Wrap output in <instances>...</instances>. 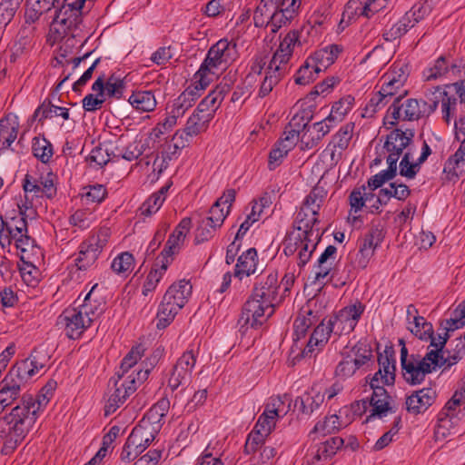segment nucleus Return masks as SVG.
Returning <instances> with one entry per match:
<instances>
[{
  "label": "nucleus",
  "instance_id": "obj_1",
  "mask_svg": "<svg viewBox=\"0 0 465 465\" xmlns=\"http://www.w3.org/2000/svg\"><path fill=\"white\" fill-rule=\"evenodd\" d=\"M56 387L55 381H49L41 390L36 400L32 395L25 394L22 403L0 419V440L3 442L1 452L11 454L20 445L35 425L41 407L49 401Z\"/></svg>",
  "mask_w": 465,
  "mask_h": 465
},
{
  "label": "nucleus",
  "instance_id": "obj_2",
  "mask_svg": "<svg viewBox=\"0 0 465 465\" xmlns=\"http://www.w3.org/2000/svg\"><path fill=\"white\" fill-rule=\"evenodd\" d=\"M49 357L40 351H33L28 358L14 365L0 382V401L7 407L21 394L22 387L45 368Z\"/></svg>",
  "mask_w": 465,
  "mask_h": 465
},
{
  "label": "nucleus",
  "instance_id": "obj_3",
  "mask_svg": "<svg viewBox=\"0 0 465 465\" xmlns=\"http://www.w3.org/2000/svg\"><path fill=\"white\" fill-rule=\"evenodd\" d=\"M407 91H403L393 101L387 111L388 123L395 125L401 119L404 121H418L429 117L438 107L439 98L430 97V89L425 93L427 100L410 98L402 102Z\"/></svg>",
  "mask_w": 465,
  "mask_h": 465
},
{
  "label": "nucleus",
  "instance_id": "obj_4",
  "mask_svg": "<svg viewBox=\"0 0 465 465\" xmlns=\"http://www.w3.org/2000/svg\"><path fill=\"white\" fill-rule=\"evenodd\" d=\"M235 56L236 45L227 39H221L210 47L200 69L216 79L235 59Z\"/></svg>",
  "mask_w": 465,
  "mask_h": 465
},
{
  "label": "nucleus",
  "instance_id": "obj_5",
  "mask_svg": "<svg viewBox=\"0 0 465 465\" xmlns=\"http://www.w3.org/2000/svg\"><path fill=\"white\" fill-rule=\"evenodd\" d=\"M149 372V370H134L125 379L119 376L114 381V391L104 406V415L109 416L115 412L128 397L137 390L138 386L148 378Z\"/></svg>",
  "mask_w": 465,
  "mask_h": 465
},
{
  "label": "nucleus",
  "instance_id": "obj_6",
  "mask_svg": "<svg viewBox=\"0 0 465 465\" xmlns=\"http://www.w3.org/2000/svg\"><path fill=\"white\" fill-rule=\"evenodd\" d=\"M110 236L108 228H101L96 233L92 234L79 247V253L74 260L78 270L85 271L98 259L102 250L106 245Z\"/></svg>",
  "mask_w": 465,
  "mask_h": 465
},
{
  "label": "nucleus",
  "instance_id": "obj_7",
  "mask_svg": "<svg viewBox=\"0 0 465 465\" xmlns=\"http://www.w3.org/2000/svg\"><path fill=\"white\" fill-rule=\"evenodd\" d=\"M315 240L312 236L300 232H292L283 242V252L286 256L296 254L298 266L303 268L316 249Z\"/></svg>",
  "mask_w": 465,
  "mask_h": 465
},
{
  "label": "nucleus",
  "instance_id": "obj_8",
  "mask_svg": "<svg viewBox=\"0 0 465 465\" xmlns=\"http://www.w3.org/2000/svg\"><path fill=\"white\" fill-rule=\"evenodd\" d=\"M89 307L81 305L77 308H67L57 319V325L64 328L65 335L73 340L78 339L91 326L88 314Z\"/></svg>",
  "mask_w": 465,
  "mask_h": 465
},
{
  "label": "nucleus",
  "instance_id": "obj_9",
  "mask_svg": "<svg viewBox=\"0 0 465 465\" xmlns=\"http://www.w3.org/2000/svg\"><path fill=\"white\" fill-rule=\"evenodd\" d=\"M87 0H78L74 4L61 5L55 8L51 26L54 32L64 36L82 23V8Z\"/></svg>",
  "mask_w": 465,
  "mask_h": 465
},
{
  "label": "nucleus",
  "instance_id": "obj_10",
  "mask_svg": "<svg viewBox=\"0 0 465 465\" xmlns=\"http://www.w3.org/2000/svg\"><path fill=\"white\" fill-rule=\"evenodd\" d=\"M196 363V355L193 350L184 351L176 361L167 376L166 390L174 392L181 388L182 391L189 384L192 371Z\"/></svg>",
  "mask_w": 465,
  "mask_h": 465
},
{
  "label": "nucleus",
  "instance_id": "obj_11",
  "mask_svg": "<svg viewBox=\"0 0 465 465\" xmlns=\"http://www.w3.org/2000/svg\"><path fill=\"white\" fill-rule=\"evenodd\" d=\"M365 311V305L360 302L348 305L338 312L336 315L326 321L334 334H349L354 331L361 315Z\"/></svg>",
  "mask_w": 465,
  "mask_h": 465
},
{
  "label": "nucleus",
  "instance_id": "obj_12",
  "mask_svg": "<svg viewBox=\"0 0 465 465\" xmlns=\"http://www.w3.org/2000/svg\"><path fill=\"white\" fill-rule=\"evenodd\" d=\"M414 131L411 129H394L386 136L383 148L388 153L386 157L387 163L397 166L400 156L405 153L404 150H411L410 144L412 143Z\"/></svg>",
  "mask_w": 465,
  "mask_h": 465
},
{
  "label": "nucleus",
  "instance_id": "obj_13",
  "mask_svg": "<svg viewBox=\"0 0 465 465\" xmlns=\"http://www.w3.org/2000/svg\"><path fill=\"white\" fill-rule=\"evenodd\" d=\"M273 312V304H265L264 300L252 295L243 305L240 321L256 328L261 326Z\"/></svg>",
  "mask_w": 465,
  "mask_h": 465
},
{
  "label": "nucleus",
  "instance_id": "obj_14",
  "mask_svg": "<svg viewBox=\"0 0 465 465\" xmlns=\"http://www.w3.org/2000/svg\"><path fill=\"white\" fill-rule=\"evenodd\" d=\"M384 238L383 229L379 225H373L365 234L360 245L359 252L356 255L355 262L357 266L365 269L373 256L378 246L382 242Z\"/></svg>",
  "mask_w": 465,
  "mask_h": 465
},
{
  "label": "nucleus",
  "instance_id": "obj_15",
  "mask_svg": "<svg viewBox=\"0 0 465 465\" xmlns=\"http://www.w3.org/2000/svg\"><path fill=\"white\" fill-rule=\"evenodd\" d=\"M27 215L24 212H18L15 216L5 220L0 216V244L5 247L10 245L12 238H15L27 232Z\"/></svg>",
  "mask_w": 465,
  "mask_h": 465
},
{
  "label": "nucleus",
  "instance_id": "obj_16",
  "mask_svg": "<svg viewBox=\"0 0 465 465\" xmlns=\"http://www.w3.org/2000/svg\"><path fill=\"white\" fill-rule=\"evenodd\" d=\"M300 35L301 32L299 30L289 31L280 41V45L270 62L289 71L294 47L301 45Z\"/></svg>",
  "mask_w": 465,
  "mask_h": 465
},
{
  "label": "nucleus",
  "instance_id": "obj_17",
  "mask_svg": "<svg viewBox=\"0 0 465 465\" xmlns=\"http://www.w3.org/2000/svg\"><path fill=\"white\" fill-rule=\"evenodd\" d=\"M331 332V327H329L324 319L313 330L305 348L302 351V356L303 358L315 357L325 347Z\"/></svg>",
  "mask_w": 465,
  "mask_h": 465
},
{
  "label": "nucleus",
  "instance_id": "obj_18",
  "mask_svg": "<svg viewBox=\"0 0 465 465\" xmlns=\"http://www.w3.org/2000/svg\"><path fill=\"white\" fill-rule=\"evenodd\" d=\"M402 376L410 385L420 384L427 374L431 373L430 365L420 361L418 354L411 355V361L401 366Z\"/></svg>",
  "mask_w": 465,
  "mask_h": 465
},
{
  "label": "nucleus",
  "instance_id": "obj_19",
  "mask_svg": "<svg viewBox=\"0 0 465 465\" xmlns=\"http://www.w3.org/2000/svg\"><path fill=\"white\" fill-rule=\"evenodd\" d=\"M279 287L278 272H271L255 283L252 295L264 300L265 304H273L278 295Z\"/></svg>",
  "mask_w": 465,
  "mask_h": 465
},
{
  "label": "nucleus",
  "instance_id": "obj_20",
  "mask_svg": "<svg viewBox=\"0 0 465 465\" xmlns=\"http://www.w3.org/2000/svg\"><path fill=\"white\" fill-rule=\"evenodd\" d=\"M331 122L326 120L314 123L301 135L302 149H312L319 144L322 139L330 133Z\"/></svg>",
  "mask_w": 465,
  "mask_h": 465
},
{
  "label": "nucleus",
  "instance_id": "obj_21",
  "mask_svg": "<svg viewBox=\"0 0 465 465\" xmlns=\"http://www.w3.org/2000/svg\"><path fill=\"white\" fill-rule=\"evenodd\" d=\"M436 392L431 388L414 391L406 399V408L411 413L424 412L435 401Z\"/></svg>",
  "mask_w": 465,
  "mask_h": 465
},
{
  "label": "nucleus",
  "instance_id": "obj_22",
  "mask_svg": "<svg viewBox=\"0 0 465 465\" xmlns=\"http://www.w3.org/2000/svg\"><path fill=\"white\" fill-rule=\"evenodd\" d=\"M342 48L338 45H331L314 52L311 60L313 63L314 73H320L331 65L338 55L341 53Z\"/></svg>",
  "mask_w": 465,
  "mask_h": 465
},
{
  "label": "nucleus",
  "instance_id": "obj_23",
  "mask_svg": "<svg viewBox=\"0 0 465 465\" xmlns=\"http://www.w3.org/2000/svg\"><path fill=\"white\" fill-rule=\"evenodd\" d=\"M228 92L229 85H217L212 92L209 93L206 97L201 101L194 111L201 114L211 113L213 115V113L221 105L223 100L225 97V94Z\"/></svg>",
  "mask_w": 465,
  "mask_h": 465
},
{
  "label": "nucleus",
  "instance_id": "obj_24",
  "mask_svg": "<svg viewBox=\"0 0 465 465\" xmlns=\"http://www.w3.org/2000/svg\"><path fill=\"white\" fill-rule=\"evenodd\" d=\"M373 392L371 398L370 404L372 406V413L367 418V421L372 417L377 416L382 418L388 412H395L393 408L390 405V395L384 387L371 388Z\"/></svg>",
  "mask_w": 465,
  "mask_h": 465
},
{
  "label": "nucleus",
  "instance_id": "obj_25",
  "mask_svg": "<svg viewBox=\"0 0 465 465\" xmlns=\"http://www.w3.org/2000/svg\"><path fill=\"white\" fill-rule=\"evenodd\" d=\"M317 213L308 210V207H301L297 213L294 227L297 232L312 236L314 239L319 237V230L316 232L313 230L314 225L319 222Z\"/></svg>",
  "mask_w": 465,
  "mask_h": 465
},
{
  "label": "nucleus",
  "instance_id": "obj_26",
  "mask_svg": "<svg viewBox=\"0 0 465 465\" xmlns=\"http://www.w3.org/2000/svg\"><path fill=\"white\" fill-rule=\"evenodd\" d=\"M257 251L255 248H250L238 258L235 265L234 276L242 280L244 276L254 274L257 270Z\"/></svg>",
  "mask_w": 465,
  "mask_h": 465
},
{
  "label": "nucleus",
  "instance_id": "obj_27",
  "mask_svg": "<svg viewBox=\"0 0 465 465\" xmlns=\"http://www.w3.org/2000/svg\"><path fill=\"white\" fill-rule=\"evenodd\" d=\"M213 80V77L199 68L193 74L192 84L182 93L181 101H184L186 96L191 97V101H195Z\"/></svg>",
  "mask_w": 465,
  "mask_h": 465
},
{
  "label": "nucleus",
  "instance_id": "obj_28",
  "mask_svg": "<svg viewBox=\"0 0 465 465\" xmlns=\"http://www.w3.org/2000/svg\"><path fill=\"white\" fill-rule=\"evenodd\" d=\"M288 72L289 71L284 67L272 64V63L270 62L266 69L265 76L261 84L258 95L260 97L268 95Z\"/></svg>",
  "mask_w": 465,
  "mask_h": 465
},
{
  "label": "nucleus",
  "instance_id": "obj_29",
  "mask_svg": "<svg viewBox=\"0 0 465 465\" xmlns=\"http://www.w3.org/2000/svg\"><path fill=\"white\" fill-rule=\"evenodd\" d=\"M430 346L434 347V349L428 351L422 358H420V361L429 364L430 371L432 372L436 371L437 368L441 367L444 354L443 349L448 341V336L438 338L433 337L430 339Z\"/></svg>",
  "mask_w": 465,
  "mask_h": 465
},
{
  "label": "nucleus",
  "instance_id": "obj_30",
  "mask_svg": "<svg viewBox=\"0 0 465 465\" xmlns=\"http://www.w3.org/2000/svg\"><path fill=\"white\" fill-rule=\"evenodd\" d=\"M128 103L134 109L143 113L153 112L157 104L152 91L136 90L128 98Z\"/></svg>",
  "mask_w": 465,
  "mask_h": 465
},
{
  "label": "nucleus",
  "instance_id": "obj_31",
  "mask_svg": "<svg viewBox=\"0 0 465 465\" xmlns=\"http://www.w3.org/2000/svg\"><path fill=\"white\" fill-rule=\"evenodd\" d=\"M192 285L186 280H181L172 284L164 293V301H172L183 307L192 293Z\"/></svg>",
  "mask_w": 465,
  "mask_h": 465
},
{
  "label": "nucleus",
  "instance_id": "obj_32",
  "mask_svg": "<svg viewBox=\"0 0 465 465\" xmlns=\"http://www.w3.org/2000/svg\"><path fill=\"white\" fill-rule=\"evenodd\" d=\"M460 141L459 149L448 159L443 169L445 173L456 178L465 172V137Z\"/></svg>",
  "mask_w": 465,
  "mask_h": 465
},
{
  "label": "nucleus",
  "instance_id": "obj_33",
  "mask_svg": "<svg viewBox=\"0 0 465 465\" xmlns=\"http://www.w3.org/2000/svg\"><path fill=\"white\" fill-rule=\"evenodd\" d=\"M169 264L170 261L167 257L157 258L154 267L150 271L143 283L142 292L144 296H147L149 292L155 289Z\"/></svg>",
  "mask_w": 465,
  "mask_h": 465
},
{
  "label": "nucleus",
  "instance_id": "obj_34",
  "mask_svg": "<svg viewBox=\"0 0 465 465\" xmlns=\"http://www.w3.org/2000/svg\"><path fill=\"white\" fill-rule=\"evenodd\" d=\"M412 153L408 150L399 163L400 174L408 179H413L420 169V165L428 159L422 153L416 162H411Z\"/></svg>",
  "mask_w": 465,
  "mask_h": 465
},
{
  "label": "nucleus",
  "instance_id": "obj_35",
  "mask_svg": "<svg viewBox=\"0 0 465 465\" xmlns=\"http://www.w3.org/2000/svg\"><path fill=\"white\" fill-rule=\"evenodd\" d=\"M292 398L289 394L272 396L265 404L264 411L276 418L283 417L291 409Z\"/></svg>",
  "mask_w": 465,
  "mask_h": 465
},
{
  "label": "nucleus",
  "instance_id": "obj_36",
  "mask_svg": "<svg viewBox=\"0 0 465 465\" xmlns=\"http://www.w3.org/2000/svg\"><path fill=\"white\" fill-rule=\"evenodd\" d=\"M183 307L172 301H164L163 297L157 312L156 327L158 329H164L167 327L173 321L175 315Z\"/></svg>",
  "mask_w": 465,
  "mask_h": 465
},
{
  "label": "nucleus",
  "instance_id": "obj_37",
  "mask_svg": "<svg viewBox=\"0 0 465 465\" xmlns=\"http://www.w3.org/2000/svg\"><path fill=\"white\" fill-rule=\"evenodd\" d=\"M60 115L64 120L69 119V110L65 107L54 105L49 100H45L40 106L35 111L33 117L38 118L39 122L45 119Z\"/></svg>",
  "mask_w": 465,
  "mask_h": 465
},
{
  "label": "nucleus",
  "instance_id": "obj_38",
  "mask_svg": "<svg viewBox=\"0 0 465 465\" xmlns=\"http://www.w3.org/2000/svg\"><path fill=\"white\" fill-rule=\"evenodd\" d=\"M212 119L213 114L211 113L201 114L194 111L187 120L184 129L191 135L197 136L207 130Z\"/></svg>",
  "mask_w": 465,
  "mask_h": 465
},
{
  "label": "nucleus",
  "instance_id": "obj_39",
  "mask_svg": "<svg viewBox=\"0 0 465 465\" xmlns=\"http://www.w3.org/2000/svg\"><path fill=\"white\" fill-rule=\"evenodd\" d=\"M430 97H438L439 102L441 101L443 119L449 123L450 117L455 112L457 98L454 96H448L447 92L439 86L434 87V90L430 89Z\"/></svg>",
  "mask_w": 465,
  "mask_h": 465
},
{
  "label": "nucleus",
  "instance_id": "obj_40",
  "mask_svg": "<svg viewBox=\"0 0 465 465\" xmlns=\"http://www.w3.org/2000/svg\"><path fill=\"white\" fill-rule=\"evenodd\" d=\"M193 137L194 136L186 132L184 128L177 130L173 136L172 143L166 145V155L163 156V160H172V155L176 154L177 151L187 147Z\"/></svg>",
  "mask_w": 465,
  "mask_h": 465
},
{
  "label": "nucleus",
  "instance_id": "obj_41",
  "mask_svg": "<svg viewBox=\"0 0 465 465\" xmlns=\"http://www.w3.org/2000/svg\"><path fill=\"white\" fill-rule=\"evenodd\" d=\"M344 354H347L361 368L371 359L372 351L366 341L361 340Z\"/></svg>",
  "mask_w": 465,
  "mask_h": 465
},
{
  "label": "nucleus",
  "instance_id": "obj_42",
  "mask_svg": "<svg viewBox=\"0 0 465 465\" xmlns=\"http://www.w3.org/2000/svg\"><path fill=\"white\" fill-rule=\"evenodd\" d=\"M325 394L315 391L313 389L311 392L302 397H297L295 404H301V411L305 414H311L316 411L324 401Z\"/></svg>",
  "mask_w": 465,
  "mask_h": 465
},
{
  "label": "nucleus",
  "instance_id": "obj_43",
  "mask_svg": "<svg viewBox=\"0 0 465 465\" xmlns=\"http://www.w3.org/2000/svg\"><path fill=\"white\" fill-rule=\"evenodd\" d=\"M18 124L9 119L0 120V151L5 150L15 142L17 137Z\"/></svg>",
  "mask_w": 465,
  "mask_h": 465
},
{
  "label": "nucleus",
  "instance_id": "obj_44",
  "mask_svg": "<svg viewBox=\"0 0 465 465\" xmlns=\"http://www.w3.org/2000/svg\"><path fill=\"white\" fill-rule=\"evenodd\" d=\"M410 331L420 340L429 341L434 337L432 324L422 316L414 315V322H409Z\"/></svg>",
  "mask_w": 465,
  "mask_h": 465
},
{
  "label": "nucleus",
  "instance_id": "obj_45",
  "mask_svg": "<svg viewBox=\"0 0 465 465\" xmlns=\"http://www.w3.org/2000/svg\"><path fill=\"white\" fill-rule=\"evenodd\" d=\"M354 98L351 95H346L335 102L331 107L330 114L326 117L329 122H340L351 109Z\"/></svg>",
  "mask_w": 465,
  "mask_h": 465
},
{
  "label": "nucleus",
  "instance_id": "obj_46",
  "mask_svg": "<svg viewBox=\"0 0 465 465\" xmlns=\"http://www.w3.org/2000/svg\"><path fill=\"white\" fill-rule=\"evenodd\" d=\"M459 419H451L439 414L438 424L434 430L436 440H443L453 433L457 432L456 426Z\"/></svg>",
  "mask_w": 465,
  "mask_h": 465
},
{
  "label": "nucleus",
  "instance_id": "obj_47",
  "mask_svg": "<svg viewBox=\"0 0 465 465\" xmlns=\"http://www.w3.org/2000/svg\"><path fill=\"white\" fill-rule=\"evenodd\" d=\"M354 124L348 123L341 126L340 130L332 136L331 143L334 148H339L341 151L347 149L352 138Z\"/></svg>",
  "mask_w": 465,
  "mask_h": 465
},
{
  "label": "nucleus",
  "instance_id": "obj_48",
  "mask_svg": "<svg viewBox=\"0 0 465 465\" xmlns=\"http://www.w3.org/2000/svg\"><path fill=\"white\" fill-rule=\"evenodd\" d=\"M33 153L42 163H46L53 156V146L45 138L35 137L33 140Z\"/></svg>",
  "mask_w": 465,
  "mask_h": 465
},
{
  "label": "nucleus",
  "instance_id": "obj_49",
  "mask_svg": "<svg viewBox=\"0 0 465 465\" xmlns=\"http://www.w3.org/2000/svg\"><path fill=\"white\" fill-rule=\"evenodd\" d=\"M326 195L327 192L322 187L316 186L305 197L302 207H308L309 211L319 213Z\"/></svg>",
  "mask_w": 465,
  "mask_h": 465
},
{
  "label": "nucleus",
  "instance_id": "obj_50",
  "mask_svg": "<svg viewBox=\"0 0 465 465\" xmlns=\"http://www.w3.org/2000/svg\"><path fill=\"white\" fill-rule=\"evenodd\" d=\"M292 18L293 15L274 8L273 13L270 16V20L267 22V26L270 27L272 34H276L282 27L290 25Z\"/></svg>",
  "mask_w": 465,
  "mask_h": 465
},
{
  "label": "nucleus",
  "instance_id": "obj_51",
  "mask_svg": "<svg viewBox=\"0 0 465 465\" xmlns=\"http://www.w3.org/2000/svg\"><path fill=\"white\" fill-rule=\"evenodd\" d=\"M134 265V258L132 253L125 252L117 255L112 264V270L118 274H124L132 272Z\"/></svg>",
  "mask_w": 465,
  "mask_h": 465
},
{
  "label": "nucleus",
  "instance_id": "obj_52",
  "mask_svg": "<svg viewBox=\"0 0 465 465\" xmlns=\"http://www.w3.org/2000/svg\"><path fill=\"white\" fill-rule=\"evenodd\" d=\"M169 408L170 401L166 398H163L150 409L143 419L151 421L152 424H159L166 416Z\"/></svg>",
  "mask_w": 465,
  "mask_h": 465
},
{
  "label": "nucleus",
  "instance_id": "obj_53",
  "mask_svg": "<svg viewBox=\"0 0 465 465\" xmlns=\"http://www.w3.org/2000/svg\"><path fill=\"white\" fill-rule=\"evenodd\" d=\"M397 166L388 163L386 170L380 172L368 180V187L373 191L380 188L386 182L392 180L397 174Z\"/></svg>",
  "mask_w": 465,
  "mask_h": 465
},
{
  "label": "nucleus",
  "instance_id": "obj_54",
  "mask_svg": "<svg viewBox=\"0 0 465 465\" xmlns=\"http://www.w3.org/2000/svg\"><path fill=\"white\" fill-rule=\"evenodd\" d=\"M344 440L341 437H331L321 443L318 448L317 455L321 458H330L333 456L338 450L343 446Z\"/></svg>",
  "mask_w": 465,
  "mask_h": 465
},
{
  "label": "nucleus",
  "instance_id": "obj_55",
  "mask_svg": "<svg viewBox=\"0 0 465 465\" xmlns=\"http://www.w3.org/2000/svg\"><path fill=\"white\" fill-rule=\"evenodd\" d=\"M185 237L183 234H181L180 232L173 231V232L169 236L165 247L161 252V255L158 258L167 257L170 262H172V256L176 253L182 243L183 242Z\"/></svg>",
  "mask_w": 465,
  "mask_h": 465
},
{
  "label": "nucleus",
  "instance_id": "obj_56",
  "mask_svg": "<svg viewBox=\"0 0 465 465\" xmlns=\"http://www.w3.org/2000/svg\"><path fill=\"white\" fill-rule=\"evenodd\" d=\"M381 193H383L387 200L393 197L399 201H404L410 196L411 190L406 184L394 182L390 183L389 188L381 189Z\"/></svg>",
  "mask_w": 465,
  "mask_h": 465
},
{
  "label": "nucleus",
  "instance_id": "obj_57",
  "mask_svg": "<svg viewBox=\"0 0 465 465\" xmlns=\"http://www.w3.org/2000/svg\"><path fill=\"white\" fill-rule=\"evenodd\" d=\"M205 218L202 219L195 230L194 242L196 244L203 243L213 237L219 227H213V223H209Z\"/></svg>",
  "mask_w": 465,
  "mask_h": 465
},
{
  "label": "nucleus",
  "instance_id": "obj_58",
  "mask_svg": "<svg viewBox=\"0 0 465 465\" xmlns=\"http://www.w3.org/2000/svg\"><path fill=\"white\" fill-rule=\"evenodd\" d=\"M95 221L94 215L88 210L80 209L70 217V223L82 230L89 228Z\"/></svg>",
  "mask_w": 465,
  "mask_h": 465
},
{
  "label": "nucleus",
  "instance_id": "obj_59",
  "mask_svg": "<svg viewBox=\"0 0 465 465\" xmlns=\"http://www.w3.org/2000/svg\"><path fill=\"white\" fill-rule=\"evenodd\" d=\"M354 7L361 15L367 18L384 8V5L380 4V0H354Z\"/></svg>",
  "mask_w": 465,
  "mask_h": 465
},
{
  "label": "nucleus",
  "instance_id": "obj_60",
  "mask_svg": "<svg viewBox=\"0 0 465 465\" xmlns=\"http://www.w3.org/2000/svg\"><path fill=\"white\" fill-rule=\"evenodd\" d=\"M341 426L339 417L334 414L326 417L323 421L317 422L311 433L322 432V435L331 434L339 430Z\"/></svg>",
  "mask_w": 465,
  "mask_h": 465
},
{
  "label": "nucleus",
  "instance_id": "obj_61",
  "mask_svg": "<svg viewBox=\"0 0 465 465\" xmlns=\"http://www.w3.org/2000/svg\"><path fill=\"white\" fill-rule=\"evenodd\" d=\"M366 185H361L354 188L349 195V202L352 211L357 213L362 209L365 203L368 202V195H366Z\"/></svg>",
  "mask_w": 465,
  "mask_h": 465
},
{
  "label": "nucleus",
  "instance_id": "obj_62",
  "mask_svg": "<svg viewBox=\"0 0 465 465\" xmlns=\"http://www.w3.org/2000/svg\"><path fill=\"white\" fill-rule=\"evenodd\" d=\"M312 117V115L310 114V112H299L292 116L287 128L294 130L299 134H303L308 129Z\"/></svg>",
  "mask_w": 465,
  "mask_h": 465
},
{
  "label": "nucleus",
  "instance_id": "obj_63",
  "mask_svg": "<svg viewBox=\"0 0 465 465\" xmlns=\"http://www.w3.org/2000/svg\"><path fill=\"white\" fill-rule=\"evenodd\" d=\"M268 436L269 435L263 434L262 431L254 428L246 440L244 452L246 454L254 453L264 443Z\"/></svg>",
  "mask_w": 465,
  "mask_h": 465
},
{
  "label": "nucleus",
  "instance_id": "obj_64",
  "mask_svg": "<svg viewBox=\"0 0 465 465\" xmlns=\"http://www.w3.org/2000/svg\"><path fill=\"white\" fill-rule=\"evenodd\" d=\"M449 73V62L446 57L441 55L434 63V65L429 68L424 76L428 81L442 77Z\"/></svg>",
  "mask_w": 465,
  "mask_h": 465
}]
</instances>
